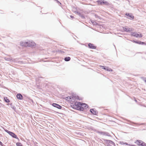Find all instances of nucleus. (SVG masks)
Returning <instances> with one entry per match:
<instances>
[{
	"label": "nucleus",
	"instance_id": "obj_1",
	"mask_svg": "<svg viewBox=\"0 0 146 146\" xmlns=\"http://www.w3.org/2000/svg\"><path fill=\"white\" fill-rule=\"evenodd\" d=\"M82 103L79 102H75V105H73L72 107L73 108L77 109L80 111H83V108L81 107Z\"/></svg>",
	"mask_w": 146,
	"mask_h": 146
},
{
	"label": "nucleus",
	"instance_id": "obj_2",
	"mask_svg": "<svg viewBox=\"0 0 146 146\" xmlns=\"http://www.w3.org/2000/svg\"><path fill=\"white\" fill-rule=\"evenodd\" d=\"M66 100L72 102H74L76 99H78L79 100H80L78 96L75 95L72 96H68L66 97Z\"/></svg>",
	"mask_w": 146,
	"mask_h": 146
},
{
	"label": "nucleus",
	"instance_id": "obj_3",
	"mask_svg": "<svg viewBox=\"0 0 146 146\" xmlns=\"http://www.w3.org/2000/svg\"><path fill=\"white\" fill-rule=\"evenodd\" d=\"M5 131L8 133L10 135L11 137H13V138H16L19 141V138L17 137V135L9 131L8 130L6 129H4Z\"/></svg>",
	"mask_w": 146,
	"mask_h": 146
},
{
	"label": "nucleus",
	"instance_id": "obj_4",
	"mask_svg": "<svg viewBox=\"0 0 146 146\" xmlns=\"http://www.w3.org/2000/svg\"><path fill=\"white\" fill-rule=\"evenodd\" d=\"M103 140L105 141L106 144H109L112 145L113 146H115V145L113 141L108 139H103Z\"/></svg>",
	"mask_w": 146,
	"mask_h": 146
},
{
	"label": "nucleus",
	"instance_id": "obj_5",
	"mask_svg": "<svg viewBox=\"0 0 146 146\" xmlns=\"http://www.w3.org/2000/svg\"><path fill=\"white\" fill-rule=\"evenodd\" d=\"M97 133L100 135H105L106 136H108V137H111V135H110L109 133L107 132L98 131Z\"/></svg>",
	"mask_w": 146,
	"mask_h": 146
},
{
	"label": "nucleus",
	"instance_id": "obj_6",
	"mask_svg": "<svg viewBox=\"0 0 146 146\" xmlns=\"http://www.w3.org/2000/svg\"><path fill=\"white\" fill-rule=\"evenodd\" d=\"M131 35L137 38H141L142 36V35L141 34H139L134 32H131Z\"/></svg>",
	"mask_w": 146,
	"mask_h": 146
},
{
	"label": "nucleus",
	"instance_id": "obj_7",
	"mask_svg": "<svg viewBox=\"0 0 146 146\" xmlns=\"http://www.w3.org/2000/svg\"><path fill=\"white\" fill-rule=\"evenodd\" d=\"M123 28L125 31L127 32L132 31L133 30L132 29L129 28L127 26L123 27Z\"/></svg>",
	"mask_w": 146,
	"mask_h": 146
},
{
	"label": "nucleus",
	"instance_id": "obj_8",
	"mask_svg": "<svg viewBox=\"0 0 146 146\" xmlns=\"http://www.w3.org/2000/svg\"><path fill=\"white\" fill-rule=\"evenodd\" d=\"M102 68L104 70H106L107 71L109 72H111L112 71V70L109 67L107 66H101Z\"/></svg>",
	"mask_w": 146,
	"mask_h": 146
},
{
	"label": "nucleus",
	"instance_id": "obj_9",
	"mask_svg": "<svg viewBox=\"0 0 146 146\" xmlns=\"http://www.w3.org/2000/svg\"><path fill=\"white\" fill-rule=\"evenodd\" d=\"M21 44L22 46H24L25 47L29 46V42H21Z\"/></svg>",
	"mask_w": 146,
	"mask_h": 146
},
{
	"label": "nucleus",
	"instance_id": "obj_10",
	"mask_svg": "<svg viewBox=\"0 0 146 146\" xmlns=\"http://www.w3.org/2000/svg\"><path fill=\"white\" fill-rule=\"evenodd\" d=\"M52 106L56 108L59 109H61L62 107L56 103H53L52 104Z\"/></svg>",
	"mask_w": 146,
	"mask_h": 146
},
{
	"label": "nucleus",
	"instance_id": "obj_11",
	"mask_svg": "<svg viewBox=\"0 0 146 146\" xmlns=\"http://www.w3.org/2000/svg\"><path fill=\"white\" fill-rule=\"evenodd\" d=\"M88 46L89 48L92 49H95L97 47L96 46H94L93 44L91 43L88 44Z\"/></svg>",
	"mask_w": 146,
	"mask_h": 146
},
{
	"label": "nucleus",
	"instance_id": "obj_12",
	"mask_svg": "<svg viewBox=\"0 0 146 146\" xmlns=\"http://www.w3.org/2000/svg\"><path fill=\"white\" fill-rule=\"evenodd\" d=\"M81 104L82 105L81 106V107L83 108H82L83 109V110L88 108V105L87 104L85 103H82Z\"/></svg>",
	"mask_w": 146,
	"mask_h": 146
},
{
	"label": "nucleus",
	"instance_id": "obj_13",
	"mask_svg": "<svg viewBox=\"0 0 146 146\" xmlns=\"http://www.w3.org/2000/svg\"><path fill=\"white\" fill-rule=\"evenodd\" d=\"M29 47H32L35 45V42L33 41H29Z\"/></svg>",
	"mask_w": 146,
	"mask_h": 146
},
{
	"label": "nucleus",
	"instance_id": "obj_14",
	"mask_svg": "<svg viewBox=\"0 0 146 146\" xmlns=\"http://www.w3.org/2000/svg\"><path fill=\"white\" fill-rule=\"evenodd\" d=\"M17 97L18 99L22 100L23 99V96L21 94H18L17 95Z\"/></svg>",
	"mask_w": 146,
	"mask_h": 146
},
{
	"label": "nucleus",
	"instance_id": "obj_15",
	"mask_svg": "<svg viewBox=\"0 0 146 146\" xmlns=\"http://www.w3.org/2000/svg\"><path fill=\"white\" fill-rule=\"evenodd\" d=\"M90 111L91 113L94 115H96L98 113L97 111L94 109H91Z\"/></svg>",
	"mask_w": 146,
	"mask_h": 146
},
{
	"label": "nucleus",
	"instance_id": "obj_16",
	"mask_svg": "<svg viewBox=\"0 0 146 146\" xmlns=\"http://www.w3.org/2000/svg\"><path fill=\"white\" fill-rule=\"evenodd\" d=\"M75 13L76 14H77L79 16L81 17L83 19H84L85 18V17L83 14H82L81 13L78 12V11H75Z\"/></svg>",
	"mask_w": 146,
	"mask_h": 146
},
{
	"label": "nucleus",
	"instance_id": "obj_17",
	"mask_svg": "<svg viewBox=\"0 0 146 146\" xmlns=\"http://www.w3.org/2000/svg\"><path fill=\"white\" fill-rule=\"evenodd\" d=\"M101 1H102V4H104L107 6H109L110 5V4L107 1H105L104 0H102Z\"/></svg>",
	"mask_w": 146,
	"mask_h": 146
},
{
	"label": "nucleus",
	"instance_id": "obj_18",
	"mask_svg": "<svg viewBox=\"0 0 146 146\" xmlns=\"http://www.w3.org/2000/svg\"><path fill=\"white\" fill-rule=\"evenodd\" d=\"M133 42H135V43L140 44H144V43L143 42H141L140 41H136L135 40H133Z\"/></svg>",
	"mask_w": 146,
	"mask_h": 146
},
{
	"label": "nucleus",
	"instance_id": "obj_19",
	"mask_svg": "<svg viewBox=\"0 0 146 146\" xmlns=\"http://www.w3.org/2000/svg\"><path fill=\"white\" fill-rule=\"evenodd\" d=\"M71 59V58L69 57H66L64 58V60L65 61H69Z\"/></svg>",
	"mask_w": 146,
	"mask_h": 146
},
{
	"label": "nucleus",
	"instance_id": "obj_20",
	"mask_svg": "<svg viewBox=\"0 0 146 146\" xmlns=\"http://www.w3.org/2000/svg\"><path fill=\"white\" fill-rule=\"evenodd\" d=\"M9 104L10 105V107H11V108H12L13 109V110L15 111L16 108L15 106L14 105H13L12 104Z\"/></svg>",
	"mask_w": 146,
	"mask_h": 146
},
{
	"label": "nucleus",
	"instance_id": "obj_21",
	"mask_svg": "<svg viewBox=\"0 0 146 146\" xmlns=\"http://www.w3.org/2000/svg\"><path fill=\"white\" fill-rule=\"evenodd\" d=\"M4 101L6 103H8L10 102L9 100L6 97H5L4 98Z\"/></svg>",
	"mask_w": 146,
	"mask_h": 146
},
{
	"label": "nucleus",
	"instance_id": "obj_22",
	"mask_svg": "<svg viewBox=\"0 0 146 146\" xmlns=\"http://www.w3.org/2000/svg\"><path fill=\"white\" fill-rule=\"evenodd\" d=\"M137 142H138V143H137V144L139 145H141V144L142 143H143V142L141 140H137Z\"/></svg>",
	"mask_w": 146,
	"mask_h": 146
},
{
	"label": "nucleus",
	"instance_id": "obj_23",
	"mask_svg": "<svg viewBox=\"0 0 146 146\" xmlns=\"http://www.w3.org/2000/svg\"><path fill=\"white\" fill-rule=\"evenodd\" d=\"M126 15L130 17H131V18L133 19L134 18V16H132V15H130L128 13H126Z\"/></svg>",
	"mask_w": 146,
	"mask_h": 146
},
{
	"label": "nucleus",
	"instance_id": "obj_24",
	"mask_svg": "<svg viewBox=\"0 0 146 146\" xmlns=\"http://www.w3.org/2000/svg\"><path fill=\"white\" fill-rule=\"evenodd\" d=\"M16 145L17 146H23L20 142H17L16 143Z\"/></svg>",
	"mask_w": 146,
	"mask_h": 146
},
{
	"label": "nucleus",
	"instance_id": "obj_25",
	"mask_svg": "<svg viewBox=\"0 0 146 146\" xmlns=\"http://www.w3.org/2000/svg\"><path fill=\"white\" fill-rule=\"evenodd\" d=\"M4 59L8 61H11V59L10 58H7L6 57H5L4 58Z\"/></svg>",
	"mask_w": 146,
	"mask_h": 146
},
{
	"label": "nucleus",
	"instance_id": "obj_26",
	"mask_svg": "<svg viewBox=\"0 0 146 146\" xmlns=\"http://www.w3.org/2000/svg\"><path fill=\"white\" fill-rule=\"evenodd\" d=\"M141 146H146V144L144 142H143V143H142V144H141V145H140Z\"/></svg>",
	"mask_w": 146,
	"mask_h": 146
},
{
	"label": "nucleus",
	"instance_id": "obj_27",
	"mask_svg": "<svg viewBox=\"0 0 146 146\" xmlns=\"http://www.w3.org/2000/svg\"><path fill=\"white\" fill-rule=\"evenodd\" d=\"M120 144L121 145H125V143H124L123 141H120Z\"/></svg>",
	"mask_w": 146,
	"mask_h": 146
},
{
	"label": "nucleus",
	"instance_id": "obj_28",
	"mask_svg": "<svg viewBox=\"0 0 146 146\" xmlns=\"http://www.w3.org/2000/svg\"><path fill=\"white\" fill-rule=\"evenodd\" d=\"M92 23L93 24V25H95L96 23V22H95L94 21H91Z\"/></svg>",
	"mask_w": 146,
	"mask_h": 146
},
{
	"label": "nucleus",
	"instance_id": "obj_29",
	"mask_svg": "<svg viewBox=\"0 0 146 146\" xmlns=\"http://www.w3.org/2000/svg\"><path fill=\"white\" fill-rule=\"evenodd\" d=\"M0 145L1 146H3L4 145L1 141H0Z\"/></svg>",
	"mask_w": 146,
	"mask_h": 146
},
{
	"label": "nucleus",
	"instance_id": "obj_30",
	"mask_svg": "<svg viewBox=\"0 0 146 146\" xmlns=\"http://www.w3.org/2000/svg\"><path fill=\"white\" fill-rule=\"evenodd\" d=\"M55 1H56L57 2V3H60V4H61V3L59 1H58V0H55Z\"/></svg>",
	"mask_w": 146,
	"mask_h": 146
},
{
	"label": "nucleus",
	"instance_id": "obj_31",
	"mask_svg": "<svg viewBox=\"0 0 146 146\" xmlns=\"http://www.w3.org/2000/svg\"><path fill=\"white\" fill-rule=\"evenodd\" d=\"M107 146H112L113 145H110V144H106Z\"/></svg>",
	"mask_w": 146,
	"mask_h": 146
},
{
	"label": "nucleus",
	"instance_id": "obj_32",
	"mask_svg": "<svg viewBox=\"0 0 146 146\" xmlns=\"http://www.w3.org/2000/svg\"><path fill=\"white\" fill-rule=\"evenodd\" d=\"M125 145H130V144H128L127 143H125Z\"/></svg>",
	"mask_w": 146,
	"mask_h": 146
},
{
	"label": "nucleus",
	"instance_id": "obj_33",
	"mask_svg": "<svg viewBox=\"0 0 146 146\" xmlns=\"http://www.w3.org/2000/svg\"><path fill=\"white\" fill-rule=\"evenodd\" d=\"M70 17L72 18V19H73L74 18V17L73 16H72V15H70Z\"/></svg>",
	"mask_w": 146,
	"mask_h": 146
},
{
	"label": "nucleus",
	"instance_id": "obj_34",
	"mask_svg": "<svg viewBox=\"0 0 146 146\" xmlns=\"http://www.w3.org/2000/svg\"><path fill=\"white\" fill-rule=\"evenodd\" d=\"M132 123H133V124H136L137 125L138 124V123H134V122H132Z\"/></svg>",
	"mask_w": 146,
	"mask_h": 146
},
{
	"label": "nucleus",
	"instance_id": "obj_35",
	"mask_svg": "<svg viewBox=\"0 0 146 146\" xmlns=\"http://www.w3.org/2000/svg\"><path fill=\"white\" fill-rule=\"evenodd\" d=\"M135 101L136 102H137V100L135 99Z\"/></svg>",
	"mask_w": 146,
	"mask_h": 146
}]
</instances>
